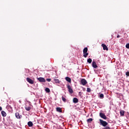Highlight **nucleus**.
Here are the masks:
<instances>
[{
	"label": "nucleus",
	"mask_w": 129,
	"mask_h": 129,
	"mask_svg": "<svg viewBox=\"0 0 129 129\" xmlns=\"http://www.w3.org/2000/svg\"><path fill=\"white\" fill-rule=\"evenodd\" d=\"M88 51V48L87 47H85V48H84L83 49V56L84 57V58H87V56H88L89 53L88 52H87Z\"/></svg>",
	"instance_id": "nucleus-1"
},
{
	"label": "nucleus",
	"mask_w": 129,
	"mask_h": 129,
	"mask_svg": "<svg viewBox=\"0 0 129 129\" xmlns=\"http://www.w3.org/2000/svg\"><path fill=\"white\" fill-rule=\"evenodd\" d=\"M99 121H100V124H101V125H102V126H106L107 125H108V123H107V122L105 121H103V120L100 119H99Z\"/></svg>",
	"instance_id": "nucleus-2"
},
{
	"label": "nucleus",
	"mask_w": 129,
	"mask_h": 129,
	"mask_svg": "<svg viewBox=\"0 0 129 129\" xmlns=\"http://www.w3.org/2000/svg\"><path fill=\"white\" fill-rule=\"evenodd\" d=\"M67 87L68 89H69V92H70V93L72 94V93H73V89H72V88H71V86L69 84H68L67 85Z\"/></svg>",
	"instance_id": "nucleus-3"
},
{
	"label": "nucleus",
	"mask_w": 129,
	"mask_h": 129,
	"mask_svg": "<svg viewBox=\"0 0 129 129\" xmlns=\"http://www.w3.org/2000/svg\"><path fill=\"white\" fill-rule=\"evenodd\" d=\"M99 116L100 117H101V118H103V119H107V117H106V115H105V114L103 113L100 112L99 113Z\"/></svg>",
	"instance_id": "nucleus-4"
},
{
	"label": "nucleus",
	"mask_w": 129,
	"mask_h": 129,
	"mask_svg": "<svg viewBox=\"0 0 129 129\" xmlns=\"http://www.w3.org/2000/svg\"><path fill=\"white\" fill-rule=\"evenodd\" d=\"M81 82L82 85H86V84H87V81H86L85 79H82L81 81Z\"/></svg>",
	"instance_id": "nucleus-5"
},
{
	"label": "nucleus",
	"mask_w": 129,
	"mask_h": 129,
	"mask_svg": "<svg viewBox=\"0 0 129 129\" xmlns=\"http://www.w3.org/2000/svg\"><path fill=\"white\" fill-rule=\"evenodd\" d=\"M26 80L27 82H29L30 84H34V81L31 79L30 78H27Z\"/></svg>",
	"instance_id": "nucleus-6"
},
{
	"label": "nucleus",
	"mask_w": 129,
	"mask_h": 129,
	"mask_svg": "<svg viewBox=\"0 0 129 129\" xmlns=\"http://www.w3.org/2000/svg\"><path fill=\"white\" fill-rule=\"evenodd\" d=\"M15 116H16V118H18V119L22 118V115H20V113H19V112H16L15 113Z\"/></svg>",
	"instance_id": "nucleus-7"
},
{
	"label": "nucleus",
	"mask_w": 129,
	"mask_h": 129,
	"mask_svg": "<svg viewBox=\"0 0 129 129\" xmlns=\"http://www.w3.org/2000/svg\"><path fill=\"white\" fill-rule=\"evenodd\" d=\"M37 80H39V82H46V80H45V78L42 77H39L37 78Z\"/></svg>",
	"instance_id": "nucleus-8"
},
{
	"label": "nucleus",
	"mask_w": 129,
	"mask_h": 129,
	"mask_svg": "<svg viewBox=\"0 0 129 129\" xmlns=\"http://www.w3.org/2000/svg\"><path fill=\"white\" fill-rule=\"evenodd\" d=\"M92 67L95 69L98 67L97 64H96V62L94 61H92Z\"/></svg>",
	"instance_id": "nucleus-9"
},
{
	"label": "nucleus",
	"mask_w": 129,
	"mask_h": 129,
	"mask_svg": "<svg viewBox=\"0 0 129 129\" xmlns=\"http://www.w3.org/2000/svg\"><path fill=\"white\" fill-rule=\"evenodd\" d=\"M102 46L103 47L104 50H106V51H108V48H107L106 45L102 44Z\"/></svg>",
	"instance_id": "nucleus-10"
},
{
	"label": "nucleus",
	"mask_w": 129,
	"mask_h": 129,
	"mask_svg": "<svg viewBox=\"0 0 129 129\" xmlns=\"http://www.w3.org/2000/svg\"><path fill=\"white\" fill-rule=\"evenodd\" d=\"M1 114L3 117H6V116H7V113L4 110L1 111Z\"/></svg>",
	"instance_id": "nucleus-11"
},
{
	"label": "nucleus",
	"mask_w": 129,
	"mask_h": 129,
	"mask_svg": "<svg viewBox=\"0 0 129 129\" xmlns=\"http://www.w3.org/2000/svg\"><path fill=\"white\" fill-rule=\"evenodd\" d=\"M28 126H29L30 127L33 126V125H34V124H33V122L30 121L29 122H28V123H27Z\"/></svg>",
	"instance_id": "nucleus-12"
},
{
	"label": "nucleus",
	"mask_w": 129,
	"mask_h": 129,
	"mask_svg": "<svg viewBox=\"0 0 129 129\" xmlns=\"http://www.w3.org/2000/svg\"><path fill=\"white\" fill-rule=\"evenodd\" d=\"M66 80L68 81V82L71 83V78H70V77H66Z\"/></svg>",
	"instance_id": "nucleus-13"
},
{
	"label": "nucleus",
	"mask_w": 129,
	"mask_h": 129,
	"mask_svg": "<svg viewBox=\"0 0 129 129\" xmlns=\"http://www.w3.org/2000/svg\"><path fill=\"white\" fill-rule=\"evenodd\" d=\"M79 100L77 98H73V103H78Z\"/></svg>",
	"instance_id": "nucleus-14"
},
{
	"label": "nucleus",
	"mask_w": 129,
	"mask_h": 129,
	"mask_svg": "<svg viewBox=\"0 0 129 129\" xmlns=\"http://www.w3.org/2000/svg\"><path fill=\"white\" fill-rule=\"evenodd\" d=\"M120 114L121 116H123V115H124V111L120 110Z\"/></svg>",
	"instance_id": "nucleus-15"
},
{
	"label": "nucleus",
	"mask_w": 129,
	"mask_h": 129,
	"mask_svg": "<svg viewBox=\"0 0 129 129\" xmlns=\"http://www.w3.org/2000/svg\"><path fill=\"white\" fill-rule=\"evenodd\" d=\"M56 111H57V112H62V109H61L60 107H57Z\"/></svg>",
	"instance_id": "nucleus-16"
},
{
	"label": "nucleus",
	"mask_w": 129,
	"mask_h": 129,
	"mask_svg": "<svg viewBox=\"0 0 129 129\" xmlns=\"http://www.w3.org/2000/svg\"><path fill=\"white\" fill-rule=\"evenodd\" d=\"M92 120H93V119H92V118H90L87 120V121L88 123H90Z\"/></svg>",
	"instance_id": "nucleus-17"
},
{
	"label": "nucleus",
	"mask_w": 129,
	"mask_h": 129,
	"mask_svg": "<svg viewBox=\"0 0 129 129\" xmlns=\"http://www.w3.org/2000/svg\"><path fill=\"white\" fill-rule=\"evenodd\" d=\"M53 80L54 81H55V83H60V81L59 80V79H54Z\"/></svg>",
	"instance_id": "nucleus-18"
},
{
	"label": "nucleus",
	"mask_w": 129,
	"mask_h": 129,
	"mask_svg": "<svg viewBox=\"0 0 129 129\" xmlns=\"http://www.w3.org/2000/svg\"><path fill=\"white\" fill-rule=\"evenodd\" d=\"M26 110H27V111H30V110H31V107H25Z\"/></svg>",
	"instance_id": "nucleus-19"
},
{
	"label": "nucleus",
	"mask_w": 129,
	"mask_h": 129,
	"mask_svg": "<svg viewBox=\"0 0 129 129\" xmlns=\"http://www.w3.org/2000/svg\"><path fill=\"white\" fill-rule=\"evenodd\" d=\"M45 91L46 92H47V93H50V89H49L48 88H46Z\"/></svg>",
	"instance_id": "nucleus-20"
},
{
	"label": "nucleus",
	"mask_w": 129,
	"mask_h": 129,
	"mask_svg": "<svg viewBox=\"0 0 129 129\" xmlns=\"http://www.w3.org/2000/svg\"><path fill=\"white\" fill-rule=\"evenodd\" d=\"M87 62L90 64L91 63V62H92V59H91V58H89L87 59Z\"/></svg>",
	"instance_id": "nucleus-21"
},
{
	"label": "nucleus",
	"mask_w": 129,
	"mask_h": 129,
	"mask_svg": "<svg viewBox=\"0 0 129 129\" xmlns=\"http://www.w3.org/2000/svg\"><path fill=\"white\" fill-rule=\"evenodd\" d=\"M99 97L100 98H101L102 99L104 98V95H103V94H100Z\"/></svg>",
	"instance_id": "nucleus-22"
},
{
	"label": "nucleus",
	"mask_w": 129,
	"mask_h": 129,
	"mask_svg": "<svg viewBox=\"0 0 129 129\" xmlns=\"http://www.w3.org/2000/svg\"><path fill=\"white\" fill-rule=\"evenodd\" d=\"M103 129H111V128L110 127V126H109L108 125L105 126Z\"/></svg>",
	"instance_id": "nucleus-23"
},
{
	"label": "nucleus",
	"mask_w": 129,
	"mask_h": 129,
	"mask_svg": "<svg viewBox=\"0 0 129 129\" xmlns=\"http://www.w3.org/2000/svg\"><path fill=\"white\" fill-rule=\"evenodd\" d=\"M61 99L62 101H63V102H65L66 101V98L64 97V96H62Z\"/></svg>",
	"instance_id": "nucleus-24"
},
{
	"label": "nucleus",
	"mask_w": 129,
	"mask_h": 129,
	"mask_svg": "<svg viewBox=\"0 0 129 129\" xmlns=\"http://www.w3.org/2000/svg\"><path fill=\"white\" fill-rule=\"evenodd\" d=\"M87 92H91V89L89 88H87Z\"/></svg>",
	"instance_id": "nucleus-25"
},
{
	"label": "nucleus",
	"mask_w": 129,
	"mask_h": 129,
	"mask_svg": "<svg viewBox=\"0 0 129 129\" xmlns=\"http://www.w3.org/2000/svg\"><path fill=\"white\" fill-rule=\"evenodd\" d=\"M126 48H127V49H129V43H127L126 44Z\"/></svg>",
	"instance_id": "nucleus-26"
},
{
	"label": "nucleus",
	"mask_w": 129,
	"mask_h": 129,
	"mask_svg": "<svg viewBox=\"0 0 129 129\" xmlns=\"http://www.w3.org/2000/svg\"><path fill=\"white\" fill-rule=\"evenodd\" d=\"M46 81H48V82H50V81H51V79H47Z\"/></svg>",
	"instance_id": "nucleus-27"
},
{
	"label": "nucleus",
	"mask_w": 129,
	"mask_h": 129,
	"mask_svg": "<svg viewBox=\"0 0 129 129\" xmlns=\"http://www.w3.org/2000/svg\"><path fill=\"white\" fill-rule=\"evenodd\" d=\"M126 76H129V72L126 73Z\"/></svg>",
	"instance_id": "nucleus-28"
},
{
	"label": "nucleus",
	"mask_w": 129,
	"mask_h": 129,
	"mask_svg": "<svg viewBox=\"0 0 129 129\" xmlns=\"http://www.w3.org/2000/svg\"><path fill=\"white\" fill-rule=\"evenodd\" d=\"M2 110H3V108L0 106V111H2Z\"/></svg>",
	"instance_id": "nucleus-29"
},
{
	"label": "nucleus",
	"mask_w": 129,
	"mask_h": 129,
	"mask_svg": "<svg viewBox=\"0 0 129 129\" xmlns=\"http://www.w3.org/2000/svg\"><path fill=\"white\" fill-rule=\"evenodd\" d=\"M120 36H119V35H118L117 36V38H119Z\"/></svg>",
	"instance_id": "nucleus-30"
},
{
	"label": "nucleus",
	"mask_w": 129,
	"mask_h": 129,
	"mask_svg": "<svg viewBox=\"0 0 129 129\" xmlns=\"http://www.w3.org/2000/svg\"><path fill=\"white\" fill-rule=\"evenodd\" d=\"M2 119V116L0 115V120Z\"/></svg>",
	"instance_id": "nucleus-31"
}]
</instances>
